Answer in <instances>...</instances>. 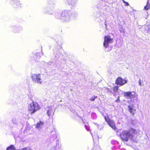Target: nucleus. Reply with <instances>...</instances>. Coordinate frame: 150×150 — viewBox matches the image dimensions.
<instances>
[{
    "instance_id": "f8f14e48",
    "label": "nucleus",
    "mask_w": 150,
    "mask_h": 150,
    "mask_svg": "<svg viewBox=\"0 0 150 150\" xmlns=\"http://www.w3.org/2000/svg\"><path fill=\"white\" fill-rule=\"evenodd\" d=\"M54 113V112L52 110V108L50 106L49 107V109L47 111V114L49 116H50L51 115L53 114Z\"/></svg>"
},
{
    "instance_id": "f257e3e1",
    "label": "nucleus",
    "mask_w": 150,
    "mask_h": 150,
    "mask_svg": "<svg viewBox=\"0 0 150 150\" xmlns=\"http://www.w3.org/2000/svg\"><path fill=\"white\" fill-rule=\"evenodd\" d=\"M137 132L136 130L132 129L128 131H123L120 134V136L121 138L124 141L127 142L129 139L134 141L137 137L136 134Z\"/></svg>"
},
{
    "instance_id": "dca6fc26",
    "label": "nucleus",
    "mask_w": 150,
    "mask_h": 150,
    "mask_svg": "<svg viewBox=\"0 0 150 150\" xmlns=\"http://www.w3.org/2000/svg\"><path fill=\"white\" fill-rule=\"evenodd\" d=\"M149 0H148L146 6L144 7V9L145 10H148L150 8V2L149 1Z\"/></svg>"
},
{
    "instance_id": "bb28decb",
    "label": "nucleus",
    "mask_w": 150,
    "mask_h": 150,
    "mask_svg": "<svg viewBox=\"0 0 150 150\" xmlns=\"http://www.w3.org/2000/svg\"><path fill=\"white\" fill-rule=\"evenodd\" d=\"M125 6H128L129 5V4L127 2H126L125 3Z\"/></svg>"
},
{
    "instance_id": "9d476101",
    "label": "nucleus",
    "mask_w": 150,
    "mask_h": 150,
    "mask_svg": "<svg viewBox=\"0 0 150 150\" xmlns=\"http://www.w3.org/2000/svg\"><path fill=\"white\" fill-rule=\"evenodd\" d=\"M134 105L133 104L131 105L128 106V109L129 112L132 114H134L135 111V110L134 109Z\"/></svg>"
},
{
    "instance_id": "c756f323",
    "label": "nucleus",
    "mask_w": 150,
    "mask_h": 150,
    "mask_svg": "<svg viewBox=\"0 0 150 150\" xmlns=\"http://www.w3.org/2000/svg\"><path fill=\"white\" fill-rule=\"evenodd\" d=\"M56 142H59L58 140H57L56 141Z\"/></svg>"
},
{
    "instance_id": "2eb2a0df",
    "label": "nucleus",
    "mask_w": 150,
    "mask_h": 150,
    "mask_svg": "<svg viewBox=\"0 0 150 150\" xmlns=\"http://www.w3.org/2000/svg\"><path fill=\"white\" fill-rule=\"evenodd\" d=\"M22 30V28L21 27H16L15 30L16 33H19L21 32Z\"/></svg>"
},
{
    "instance_id": "412c9836",
    "label": "nucleus",
    "mask_w": 150,
    "mask_h": 150,
    "mask_svg": "<svg viewBox=\"0 0 150 150\" xmlns=\"http://www.w3.org/2000/svg\"><path fill=\"white\" fill-rule=\"evenodd\" d=\"M84 126H85V128L88 131H89V127L88 125V124H87V125H85Z\"/></svg>"
},
{
    "instance_id": "f3484780",
    "label": "nucleus",
    "mask_w": 150,
    "mask_h": 150,
    "mask_svg": "<svg viewBox=\"0 0 150 150\" xmlns=\"http://www.w3.org/2000/svg\"><path fill=\"white\" fill-rule=\"evenodd\" d=\"M28 96L29 98H31V100H35V96L33 93H30L28 95Z\"/></svg>"
},
{
    "instance_id": "0eeeda50",
    "label": "nucleus",
    "mask_w": 150,
    "mask_h": 150,
    "mask_svg": "<svg viewBox=\"0 0 150 150\" xmlns=\"http://www.w3.org/2000/svg\"><path fill=\"white\" fill-rule=\"evenodd\" d=\"M104 118L108 124L114 130L116 129L115 122L113 120L110 119L108 117L107 118L105 116L104 117Z\"/></svg>"
},
{
    "instance_id": "7ed1b4c3",
    "label": "nucleus",
    "mask_w": 150,
    "mask_h": 150,
    "mask_svg": "<svg viewBox=\"0 0 150 150\" xmlns=\"http://www.w3.org/2000/svg\"><path fill=\"white\" fill-rule=\"evenodd\" d=\"M28 110L31 114L34 113L40 108V106L38 103L35 102H32L28 105Z\"/></svg>"
},
{
    "instance_id": "aec40b11",
    "label": "nucleus",
    "mask_w": 150,
    "mask_h": 150,
    "mask_svg": "<svg viewBox=\"0 0 150 150\" xmlns=\"http://www.w3.org/2000/svg\"><path fill=\"white\" fill-rule=\"evenodd\" d=\"M13 1L15 3V4H16V5H19L20 4V0H13Z\"/></svg>"
},
{
    "instance_id": "393cba45",
    "label": "nucleus",
    "mask_w": 150,
    "mask_h": 150,
    "mask_svg": "<svg viewBox=\"0 0 150 150\" xmlns=\"http://www.w3.org/2000/svg\"><path fill=\"white\" fill-rule=\"evenodd\" d=\"M139 83L140 86H142V80L141 79H139Z\"/></svg>"
},
{
    "instance_id": "423d86ee",
    "label": "nucleus",
    "mask_w": 150,
    "mask_h": 150,
    "mask_svg": "<svg viewBox=\"0 0 150 150\" xmlns=\"http://www.w3.org/2000/svg\"><path fill=\"white\" fill-rule=\"evenodd\" d=\"M104 39L103 46L105 48H107L109 46V44L113 42V38H111L110 36L107 35L105 36Z\"/></svg>"
},
{
    "instance_id": "20e7f679",
    "label": "nucleus",
    "mask_w": 150,
    "mask_h": 150,
    "mask_svg": "<svg viewBox=\"0 0 150 150\" xmlns=\"http://www.w3.org/2000/svg\"><path fill=\"white\" fill-rule=\"evenodd\" d=\"M124 96L126 98L130 99L133 102L137 98V95L134 92H125L124 93Z\"/></svg>"
},
{
    "instance_id": "39448f33",
    "label": "nucleus",
    "mask_w": 150,
    "mask_h": 150,
    "mask_svg": "<svg viewBox=\"0 0 150 150\" xmlns=\"http://www.w3.org/2000/svg\"><path fill=\"white\" fill-rule=\"evenodd\" d=\"M31 78L34 83L41 84L43 82V81L41 77V74H33L31 76Z\"/></svg>"
},
{
    "instance_id": "5701e85b",
    "label": "nucleus",
    "mask_w": 150,
    "mask_h": 150,
    "mask_svg": "<svg viewBox=\"0 0 150 150\" xmlns=\"http://www.w3.org/2000/svg\"><path fill=\"white\" fill-rule=\"evenodd\" d=\"M97 97V96H94L90 100L92 101H93L95 100L96 98Z\"/></svg>"
},
{
    "instance_id": "9b49d317",
    "label": "nucleus",
    "mask_w": 150,
    "mask_h": 150,
    "mask_svg": "<svg viewBox=\"0 0 150 150\" xmlns=\"http://www.w3.org/2000/svg\"><path fill=\"white\" fill-rule=\"evenodd\" d=\"M67 1L68 4L71 6H75L77 3V0H66Z\"/></svg>"
},
{
    "instance_id": "7c9ffc66",
    "label": "nucleus",
    "mask_w": 150,
    "mask_h": 150,
    "mask_svg": "<svg viewBox=\"0 0 150 150\" xmlns=\"http://www.w3.org/2000/svg\"><path fill=\"white\" fill-rule=\"evenodd\" d=\"M97 126H98V124H97Z\"/></svg>"
},
{
    "instance_id": "6e6552de",
    "label": "nucleus",
    "mask_w": 150,
    "mask_h": 150,
    "mask_svg": "<svg viewBox=\"0 0 150 150\" xmlns=\"http://www.w3.org/2000/svg\"><path fill=\"white\" fill-rule=\"evenodd\" d=\"M127 82V81L126 79H123L122 78L119 77L117 79L116 81V83L118 85L122 86L126 83Z\"/></svg>"
},
{
    "instance_id": "4468645a",
    "label": "nucleus",
    "mask_w": 150,
    "mask_h": 150,
    "mask_svg": "<svg viewBox=\"0 0 150 150\" xmlns=\"http://www.w3.org/2000/svg\"><path fill=\"white\" fill-rule=\"evenodd\" d=\"M53 9L54 7H52L51 8H47V12H46V13H47L49 14H52L53 13Z\"/></svg>"
},
{
    "instance_id": "c85d7f7f",
    "label": "nucleus",
    "mask_w": 150,
    "mask_h": 150,
    "mask_svg": "<svg viewBox=\"0 0 150 150\" xmlns=\"http://www.w3.org/2000/svg\"><path fill=\"white\" fill-rule=\"evenodd\" d=\"M36 56H38V53H37L36 54H35Z\"/></svg>"
},
{
    "instance_id": "b1692460",
    "label": "nucleus",
    "mask_w": 150,
    "mask_h": 150,
    "mask_svg": "<svg viewBox=\"0 0 150 150\" xmlns=\"http://www.w3.org/2000/svg\"><path fill=\"white\" fill-rule=\"evenodd\" d=\"M12 122H13V123H14V124L16 123V119L15 118L13 119L12 120Z\"/></svg>"
},
{
    "instance_id": "ddd939ff",
    "label": "nucleus",
    "mask_w": 150,
    "mask_h": 150,
    "mask_svg": "<svg viewBox=\"0 0 150 150\" xmlns=\"http://www.w3.org/2000/svg\"><path fill=\"white\" fill-rule=\"evenodd\" d=\"M112 89L113 90L112 91H111L109 90V89H108V91H109L110 92L113 93L114 95H116V92L118 91V87L115 86Z\"/></svg>"
},
{
    "instance_id": "6ab92c4d",
    "label": "nucleus",
    "mask_w": 150,
    "mask_h": 150,
    "mask_svg": "<svg viewBox=\"0 0 150 150\" xmlns=\"http://www.w3.org/2000/svg\"><path fill=\"white\" fill-rule=\"evenodd\" d=\"M145 29L146 31L148 33H150V26H145Z\"/></svg>"
},
{
    "instance_id": "1a4fd4ad",
    "label": "nucleus",
    "mask_w": 150,
    "mask_h": 150,
    "mask_svg": "<svg viewBox=\"0 0 150 150\" xmlns=\"http://www.w3.org/2000/svg\"><path fill=\"white\" fill-rule=\"evenodd\" d=\"M43 127V122L40 121L37 123L36 126V128L40 130L41 129H42Z\"/></svg>"
},
{
    "instance_id": "4be33fe9",
    "label": "nucleus",
    "mask_w": 150,
    "mask_h": 150,
    "mask_svg": "<svg viewBox=\"0 0 150 150\" xmlns=\"http://www.w3.org/2000/svg\"><path fill=\"white\" fill-rule=\"evenodd\" d=\"M20 150H31V149L28 147H25L22 149H21Z\"/></svg>"
},
{
    "instance_id": "a211bd4d",
    "label": "nucleus",
    "mask_w": 150,
    "mask_h": 150,
    "mask_svg": "<svg viewBox=\"0 0 150 150\" xmlns=\"http://www.w3.org/2000/svg\"><path fill=\"white\" fill-rule=\"evenodd\" d=\"M6 150H16V149L14 146L11 145L8 147H7L6 149Z\"/></svg>"
},
{
    "instance_id": "cd10ccee",
    "label": "nucleus",
    "mask_w": 150,
    "mask_h": 150,
    "mask_svg": "<svg viewBox=\"0 0 150 150\" xmlns=\"http://www.w3.org/2000/svg\"><path fill=\"white\" fill-rule=\"evenodd\" d=\"M122 1L125 4V3L126 2L124 1V0H122Z\"/></svg>"
},
{
    "instance_id": "f03ea898",
    "label": "nucleus",
    "mask_w": 150,
    "mask_h": 150,
    "mask_svg": "<svg viewBox=\"0 0 150 150\" xmlns=\"http://www.w3.org/2000/svg\"><path fill=\"white\" fill-rule=\"evenodd\" d=\"M76 15H74L69 11H62V14L57 13L55 16L56 18L61 19L66 22H69L72 20Z\"/></svg>"
},
{
    "instance_id": "a878e982",
    "label": "nucleus",
    "mask_w": 150,
    "mask_h": 150,
    "mask_svg": "<svg viewBox=\"0 0 150 150\" xmlns=\"http://www.w3.org/2000/svg\"><path fill=\"white\" fill-rule=\"evenodd\" d=\"M120 99H119V96H118V98L116 100V101L117 102H120Z\"/></svg>"
}]
</instances>
